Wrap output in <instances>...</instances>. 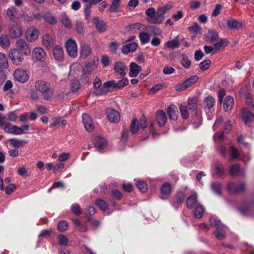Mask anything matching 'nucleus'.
<instances>
[{"mask_svg":"<svg viewBox=\"0 0 254 254\" xmlns=\"http://www.w3.org/2000/svg\"><path fill=\"white\" fill-rule=\"evenodd\" d=\"M35 88L40 94L41 99L45 101H51L54 97V89L49 82L38 80L35 83Z\"/></svg>","mask_w":254,"mask_h":254,"instance_id":"f257e3e1","label":"nucleus"},{"mask_svg":"<svg viewBox=\"0 0 254 254\" xmlns=\"http://www.w3.org/2000/svg\"><path fill=\"white\" fill-rule=\"evenodd\" d=\"M239 212L245 216H254V195L245 197L238 206Z\"/></svg>","mask_w":254,"mask_h":254,"instance_id":"f03ea898","label":"nucleus"},{"mask_svg":"<svg viewBox=\"0 0 254 254\" xmlns=\"http://www.w3.org/2000/svg\"><path fill=\"white\" fill-rule=\"evenodd\" d=\"M6 117L0 113V128H2L5 132L9 133L20 135L23 132L21 127L12 125L10 123L5 121Z\"/></svg>","mask_w":254,"mask_h":254,"instance_id":"7ed1b4c3","label":"nucleus"},{"mask_svg":"<svg viewBox=\"0 0 254 254\" xmlns=\"http://www.w3.org/2000/svg\"><path fill=\"white\" fill-rule=\"evenodd\" d=\"M198 79L197 75L192 76L183 83L177 85L175 86V89L177 91H183L195 83Z\"/></svg>","mask_w":254,"mask_h":254,"instance_id":"20e7f679","label":"nucleus"},{"mask_svg":"<svg viewBox=\"0 0 254 254\" xmlns=\"http://www.w3.org/2000/svg\"><path fill=\"white\" fill-rule=\"evenodd\" d=\"M8 56L12 64L15 65H19L22 62V56L17 49H10L8 52Z\"/></svg>","mask_w":254,"mask_h":254,"instance_id":"39448f33","label":"nucleus"},{"mask_svg":"<svg viewBox=\"0 0 254 254\" xmlns=\"http://www.w3.org/2000/svg\"><path fill=\"white\" fill-rule=\"evenodd\" d=\"M15 47V49H17L20 53H22L26 56H28L30 54L31 50L29 45L24 40L21 39L18 40L16 42Z\"/></svg>","mask_w":254,"mask_h":254,"instance_id":"423d86ee","label":"nucleus"},{"mask_svg":"<svg viewBox=\"0 0 254 254\" xmlns=\"http://www.w3.org/2000/svg\"><path fill=\"white\" fill-rule=\"evenodd\" d=\"M46 53L41 47L34 48L32 53V58L34 61L44 62L46 60Z\"/></svg>","mask_w":254,"mask_h":254,"instance_id":"0eeeda50","label":"nucleus"},{"mask_svg":"<svg viewBox=\"0 0 254 254\" xmlns=\"http://www.w3.org/2000/svg\"><path fill=\"white\" fill-rule=\"evenodd\" d=\"M15 79L20 83H24L27 82L29 78L26 71L23 69L18 68L14 72Z\"/></svg>","mask_w":254,"mask_h":254,"instance_id":"6e6552de","label":"nucleus"},{"mask_svg":"<svg viewBox=\"0 0 254 254\" xmlns=\"http://www.w3.org/2000/svg\"><path fill=\"white\" fill-rule=\"evenodd\" d=\"M22 33L21 26L16 23L12 24L9 29V35L11 39L19 38Z\"/></svg>","mask_w":254,"mask_h":254,"instance_id":"1a4fd4ad","label":"nucleus"},{"mask_svg":"<svg viewBox=\"0 0 254 254\" xmlns=\"http://www.w3.org/2000/svg\"><path fill=\"white\" fill-rule=\"evenodd\" d=\"M66 51L70 57L74 58L77 55V48L76 42L69 39L67 41L65 44Z\"/></svg>","mask_w":254,"mask_h":254,"instance_id":"9d476101","label":"nucleus"},{"mask_svg":"<svg viewBox=\"0 0 254 254\" xmlns=\"http://www.w3.org/2000/svg\"><path fill=\"white\" fill-rule=\"evenodd\" d=\"M108 120L111 123H118L120 120V114L118 111L113 108H108L106 111Z\"/></svg>","mask_w":254,"mask_h":254,"instance_id":"9b49d317","label":"nucleus"},{"mask_svg":"<svg viewBox=\"0 0 254 254\" xmlns=\"http://www.w3.org/2000/svg\"><path fill=\"white\" fill-rule=\"evenodd\" d=\"M92 54V49L89 44L83 43L80 46V58L85 59Z\"/></svg>","mask_w":254,"mask_h":254,"instance_id":"f8f14e48","label":"nucleus"},{"mask_svg":"<svg viewBox=\"0 0 254 254\" xmlns=\"http://www.w3.org/2000/svg\"><path fill=\"white\" fill-rule=\"evenodd\" d=\"M93 22L97 30L100 33L104 32L107 30V24L103 20H100L98 17L93 18Z\"/></svg>","mask_w":254,"mask_h":254,"instance_id":"ddd939ff","label":"nucleus"},{"mask_svg":"<svg viewBox=\"0 0 254 254\" xmlns=\"http://www.w3.org/2000/svg\"><path fill=\"white\" fill-rule=\"evenodd\" d=\"M82 121L87 131L91 132L93 130L94 127L91 117L87 114L82 115Z\"/></svg>","mask_w":254,"mask_h":254,"instance_id":"4468645a","label":"nucleus"},{"mask_svg":"<svg viewBox=\"0 0 254 254\" xmlns=\"http://www.w3.org/2000/svg\"><path fill=\"white\" fill-rule=\"evenodd\" d=\"M39 32L36 29L29 28L26 33V37L27 40L30 42L35 41L38 37Z\"/></svg>","mask_w":254,"mask_h":254,"instance_id":"2eb2a0df","label":"nucleus"},{"mask_svg":"<svg viewBox=\"0 0 254 254\" xmlns=\"http://www.w3.org/2000/svg\"><path fill=\"white\" fill-rule=\"evenodd\" d=\"M156 118L160 126H163L165 125L167 121V117L163 111H157L156 112Z\"/></svg>","mask_w":254,"mask_h":254,"instance_id":"dca6fc26","label":"nucleus"},{"mask_svg":"<svg viewBox=\"0 0 254 254\" xmlns=\"http://www.w3.org/2000/svg\"><path fill=\"white\" fill-rule=\"evenodd\" d=\"M94 143L95 147L99 150L104 149L107 146V141L106 139L101 136H96Z\"/></svg>","mask_w":254,"mask_h":254,"instance_id":"f3484780","label":"nucleus"},{"mask_svg":"<svg viewBox=\"0 0 254 254\" xmlns=\"http://www.w3.org/2000/svg\"><path fill=\"white\" fill-rule=\"evenodd\" d=\"M242 119L246 125H248L254 119V115L250 111L244 109L242 111Z\"/></svg>","mask_w":254,"mask_h":254,"instance_id":"a211bd4d","label":"nucleus"},{"mask_svg":"<svg viewBox=\"0 0 254 254\" xmlns=\"http://www.w3.org/2000/svg\"><path fill=\"white\" fill-rule=\"evenodd\" d=\"M141 70V67L134 62L130 64V72L129 75L130 77H136Z\"/></svg>","mask_w":254,"mask_h":254,"instance_id":"6ab92c4d","label":"nucleus"},{"mask_svg":"<svg viewBox=\"0 0 254 254\" xmlns=\"http://www.w3.org/2000/svg\"><path fill=\"white\" fill-rule=\"evenodd\" d=\"M177 108L174 105H171L167 108V113L171 120L176 121L178 118Z\"/></svg>","mask_w":254,"mask_h":254,"instance_id":"aec40b11","label":"nucleus"},{"mask_svg":"<svg viewBox=\"0 0 254 254\" xmlns=\"http://www.w3.org/2000/svg\"><path fill=\"white\" fill-rule=\"evenodd\" d=\"M53 55L54 58L58 61L62 62L64 59V51L60 46H56L53 49Z\"/></svg>","mask_w":254,"mask_h":254,"instance_id":"412c9836","label":"nucleus"},{"mask_svg":"<svg viewBox=\"0 0 254 254\" xmlns=\"http://www.w3.org/2000/svg\"><path fill=\"white\" fill-rule=\"evenodd\" d=\"M97 64L96 62L93 61V63H87L82 70V74L86 75V74H90L97 67Z\"/></svg>","mask_w":254,"mask_h":254,"instance_id":"4be33fe9","label":"nucleus"},{"mask_svg":"<svg viewBox=\"0 0 254 254\" xmlns=\"http://www.w3.org/2000/svg\"><path fill=\"white\" fill-rule=\"evenodd\" d=\"M232 128V125L230 121H228L225 125L224 127V132H222L220 134L219 133H216L214 135V138L215 139H218L219 140H221L224 138V132L226 133H229Z\"/></svg>","mask_w":254,"mask_h":254,"instance_id":"5701e85b","label":"nucleus"},{"mask_svg":"<svg viewBox=\"0 0 254 254\" xmlns=\"http://www.w3.org/2000/svg\"><path fill=\"white\" fill-rule=\"evenodd\" d=\"M219 38L218 33L213 30H209L206 35V40L210 43H214Z\"/></svg>","mask_w":254,"mask_h":254,"instance_id":"b1692460","label":"nucleus"},{"mask_svg":"<svg viewBox=\"0 0 254 254\" xmlns=\"http://www.w3.org/2000/svg\"><path fill=\"white\" fill-rule=\"evenodd\" d=\"M137 46L136 43L132 42L124 46L122 51L124 54H127L128 53L134 52L136 49Z\"/></svg>","mask_w":254,"mask_h":254,"instance_id":"393cba45","label":"nucleus"},{"mask_svg":"<svg viewBox=\"0 0 254 254\" xmlns=\"http://www.w3.org/2000/svg\"><path fill=\"white\" fill-rule=\"evenodd\" d=\"M234 104V100L232 97L230 96H227L224 100L223 104V108L226 112L230 111Z\"/></svg>","mask_w":254,"mask_h":254,"instance_id":"a878e982","label":"nucleus"},{"mask_svg":"<svg viewBox=\"0 0 254 254\" xmlns=\"http://www.w3.org/2000/svg\"><path fill=\"white\" fill-rule=\"evenodd\" d=\"M197 202V195L194 193L190 195L187 199V207L189 209H191L194 207Z\"/></svg>","mask_w":254,"mask_h":254,"instance_id":"bb28decb","label":"nucleus"},{"mask_svg":"<svg viewBox=\"0 0 254 254\" xmlns=\"http://www.w3.org/2000/svg\"><path fill=\"white\" fill-rule=\"evenodd\" d=\"M53 43V39L51 36L48 34H45L42 38V44L47 49H49Z\"/></svg>","mask_w":254,"mask_h":254,"instance_id":"cd10ccee","label":"nucleus"},{"mask_svg":"<svg viewBox=\"0 0 254 254\" xmlns=\"http://www.w3.org/2000/svg\"><path fill=\"white\" fill-rule=\"evenodd\" d=\"M126 66L124 63L122 62H116L114 65L115 70L122 75H125V70Z\"/></svg>","mask_w":254,"mask_h":254,"instance_id":"c85d7f7f","label":"nucleus"},{"mask_svg":"<svg viewBox=\"0 0 254 254\" xmlns=\"http://www.w3.org/2000/svg\"><path fill=\"white\" fill-rule=\"evenodd\" d=\"M0 46L5 49H7L9 47L10 41L7 35H1L0 36Z\"/></svg>","mask_w":254,"mask_h":254,"instance_id":"c756f323","label":"nucleus"},{"mask_svg":"<svg viewBox=\"0 0 254 254\" xmlns=\"http://www.w3.org/2000/svg\"><path fill=\"white\" fill-rule=\"evenodd\" d=\"M10 144L15 148H19L25 146L27 141L25 140H19L18 139H10L9 140Z\"/></svg>","mask_w":254,"mask_h":254,"instance_id":"7c9ffc66","label":"nucleus"},{"mask_svg":"<svg viewBox=\"0 0 254 254\" xmlns=\"http://www.w3.org/2000/svg\"><path fill=\"white\" fill-rule=\"evenodd\" d=\"M227 24L231 29H238L242 27V24L234 19H228Z\"/></svg>","mask_w":254,"mask_h":254,"instance_id":"2f4dec72","label":"nucleus"},{"mask_svg":"<svg viewBox=\"0 0 254 254\" xmlns=\"http://www.w3.org/2000/svg\"><path fill=\"white\" fill-rule=\"evenodd\" d=\"M164 19V16L157 11L154 16L151 19L149 20V22L153 24H160L163 21Z\"/></svg>","mask_w":254,"mask_h":254,"instance_id":"473e14b6","label":"nucleus"},{"mask_svg":"<svg viewBox=\"0 0 254 254\" xmlns=\"http://www.w3.org/2000/svg\"><path fill=\"white\" fill-rule=\"evenodd\" d=\"M123 197V194L121 191H111V194L109 197V200L113 206H115L116 202L114 199L120 200Z\"/></svg>","mask_w":254,"mask_h":254,"instance_id":"72a5a7b5","label":"nucleus"},{"mask_svg":"<svg viewBox=\"0 0 254 254\" xmlns=\"http://www.w3.org/2000/svg\"><path fill=\"white\" fill-rule=\"evenodd\" d=\"M204 211L203 207L201 205H198L193 210L194 216L197 219H200L203 215Z\"/></svg>","mask_w":254,"mask_h":254,"instance_id":"f704fd0d","label":"nucleus"},{"mask_svg":"<svg viewBox=\"0 0 254 254\" xmlns=\"http://www.w3.org/2000/svg\"><path fill=\"white\" fill-rule=\"evenodd\" d=\"M197 98L195 96L192 98H189L188 100V105L190 111H194L197 108Z\"/></svg>","mask_w":254,"mask_h":254,"instance_id":"c9c22d12","label":"nucleus"},{"mask_svg":"<svg viewBox=\"0 0 254 254\" xmlns=\"http://www.w3.org/2000/svg\"><path fill=\"white\" fill-rule=\"evenodd\" d=\"M174 3L173 2L169 1L165 5L159 7L157 9V11L162 15H164L167 11L171 9L173 7Z\"/></svg>","mask_w":254,"mask_h":254,"instance_id":"e433bc0d","label":"nucleus"},{"mask_svg":"<svg viewBox=\"0 0 254 254\" xmlns=\"http://www.w3.org/2000/svg\"><path fill=\"white\" fill-rule=\"evenodd\" d=\"M165 46L172 49H175L179 48L180 46V43L177 37H176L173 40L167 42L165 44Z\"/></svg>","mask_w":254,"mask_h":254,"instance_id":"4c0bfd02","label":"nucleus"},{"mask_svg":"<svg viewBox=\"0 0 254 254\" xmlns=\"http://www.w3.org/2000/svg\"><path fill=\"white\" fill-rule=\"evenodd\" d=\"M215 104V100L213 97L209 96L206 97L203 101V105L205 109H210L212 108Z\"/></svg>","mask_w":254,"mask_h":254,"instance_id":"58836bf2","label":"nucleus"},{"mask_svg":"<svg viewBox=\"0 0 254 254\" xmlns=\"http://www.w3.org/2000/svg\"><path fill=\"white\" fill-rule=\"evenodd\" d=\"M95 204L103 211H106L108 210L109 206L108 203L102 199H97L95 200Z\"/></svg>","mask_w":254,"mask_h":254,"instance_id":"ea45409f","label":"nucleus"},{"mask_svg":"<svg viewBox=\"0 0 254 254\" xmlns=\"http://www.w3.org/2000/svg\"><path fill=\"white\" fill-rule=\"evenodd\" d=\"M8 66V61L6 55L0 53V68L6 69Z\"/></svg>","mask_w":254,"mask_h":254,"instance_id":"a19ab883","label":"nucleus"},{"mask_svg":"<svg viewBox=\"0 0 254 254\" xmlns=\"http://www.w3.org/2000/svg\"><path fill=\"white\" fill-rule=\"evenodd\" d=\"M16 9L13 7L8 8L6 11L7 16L11 20L15 21L16 19Z\"/></svg>","mask_w":254,"mask_h":254,"instance_id":"79ce46f5","label":"nucleus"},{"mask_svg":"<svg viewBox=\"0 0 254 254\" xmlns=\"http://www.w3.org/2000/svg\"><path fill=\"white\" fill-rule=\"evenodd\" d=\"M228 44V41L226 39H222L220 41L214 44V50L219 51L222 48H225Z\"/></svg>","mask_w":254,"mask_h":254,"instance_id":"37998d69","label":"nucleus"},{"mask_svg":"<svg viewBox=\"0 0 254 254\" xmlns=\"http://www.w3.org/2000/svg\"><path fill=\"white\" fill-rule=\"evenodd\" d=\"M68 228L67 222L65 220L60 221L57 226V229L60 232H64Z\"/></svg>","mask_w":254,"mask_h":254,"instance_id":"c03bdc74","label":"nucleus"},{"mask_svg":"<svg viewBox=\"0 0 254 254\" xmlns=\"http://www.w3.org/2000/svg\"><path fill=\"white\" fill-rule=\"evenodd\" d=\"M61 20L62 24L66 28H70L71 27V21L66 15H62L61 18Z\"/></svg>","mask_w":254,"mask_h":254,"instance_id":"a18cd8bd","label":"nucleus"},{"mask_svg":"<svg viewBox=\"0 0 254 254\" xmlns=\"http://www.w3.org/2000/svg\"><path fill=\"white\" fill-rule=\"evenodd\" d=\"M122 0H113L112 3L109 8V11L114 12L119 8Z\"/></svg>","mask_w":254,"mask_h":254,"instance_id":"49530a36","label":"nucleus"},{"mask_svg":"<svg viewBox=\"0 0 254 254\" xmlns=\"http://www.w3.org/2000/svg\"><path fill=\"white\" fill-rule=\"evenodd\" d=\"M138 121L137 119H134L132 120L130 125V130L132 133L134 134L136 133L139 129L138 125Z\"/></svg>","mask_w":254,"mask_h":254,"instance_id":"de8ad7c7","label":"nucleus"},{"mask_svg":"<svg viewBox=\"0 0 254 254\" xmlns=\"http://www.w3.org/2000/svg\"><path fill=\"white\" fill-rule=\"evenodd\" d=\"M186 197L185 193L184 191H178L176 194L175 202L177 204L182 203Z\"/></svg>","mask_w":254,"mask_h":254,"instance_id":"09e8293b","label":"nucleus"},{"mask_svg":"<svg viewBox=\"0 0 254 254\" xmlns=\"http://www.w3.org/2000/svg\"><path fill=\"white\" fill-rule=\"evenodd\" d=\"M181 64L185 68H188L190 66L191 62L185 55L183 54Z\"/></svg>","mask_w":254,"mask_h":254,"instance_id":"8fccbe9b","label":"nucleus"},{"mask_svg":"<svg viewBox=\"0 0 254 254\" xmlns=\"http://www.w3.org/2000/svg\"><path fill=\"white\" fill-rule=\"evenodd\" d=\"M135 184L138 189L140 190H148V186L145 181L140 180H135Z\"/></svg>","mask_w":254,"mask_h":254,"instance_id":"3c124183","label":"nucleus"},{"mask_svg":"<svg viewBox=\"0 0 254 254\" xmlns=\"http://www.w3.org/2000/svg\"><path fill=\"white\" fill-rule=\"evenodd\" d=\"M240 169V165L236 164L230 166L229 172L232 175H236L239 172Z\"/></svg>","mask_w":254,"mask_h":254,"instance_id":"603ef678","label":"nucleus"},{"mask_svg":"<svg viewBox=\"0 0 254 254\" xmlns=\"http://www.w3.org/2000/svg\"><path fill=\"white\" fill-rule=\"evenodd\" d=\"M71 210L72 213L76 215H79L82 214L81 208L77 203H74L71 205Z\"/></svg>","mask_w":254,"mask_h":254,"instance_id":"864d4df0","label":"nucleus"},{"mask_svg":"<svg viewBox=\"0 0 254 254\" xmlns=\"http://www.w3.org/2000/svg\"><path fill=\"white\" fill-rule=\"evenodd\" d=\"M75 29L77 33L83 34L85 31L84 24L79 21H77L75 25Z\"/></svg>","mask_w":254,"mask_h":254,"instance_id":"5fc2aeb1","label":"nucleus"},{"mask_svg":"<svg viewBox=\"0 0 254 254\" xmlns=\"http://www.w3.org/2000/svg\"><path fill=\"white\" fill-rule=\"evenodd\" d=\"M70 88L71 92H77L80 88V83L78 80L76 79L73 80L70 85Z\"/></svg>","mask_w":254,"mask_h":254,"instance_id":"6e6d98bb","label":"nucleus"},{"mask_svg":"<svg viewBox=\"0 0 254 254\" xmlns=\"http://www.w3.org/2000/svg\"><path fill=\"white\" fill-rule=\"evenodd\" d=\"M180 110L183 118L188 119L189 117V112L186 106L181 105L180 106Z\"/></svg>","mask_w":254,"mask_h":254,"instance_id":"4d7b16f0","label":"nucleus"},{"mask_svg":"<svg viewBox=\"0 0 254 254\" xmlns=\"http://www.w3.org/2000/svg\"><path fill=\"white\" fill-rule=\"evenodd\" d=\"M139 37L140 39V40L141 41V43L142 44H145L149 42V35L148 34L145 33V32H142L140 33L139 35Z\"/></svg>","mask_w":254,"mask_h":254,"instance_id":"13d9d810","label":"nucleus"},{"mask_svg":"<svg viewBox=\"0 0 254 254\" xmlns=\"http://www.w3.org/2000/svg\"><path fill=\"white\" fill-rule=\"evenodd\" d=\"M214 234H215L217 239L219 240H222L226 237V234L225 232L221 229L217 230L215 232H214Z\"/></svg>","mask_w":254,"mask_h":254,"instance_id":"bf43d9fd","label":"nucleus"},{"mask_svg":"<svg viewBox=\"0 0 254 254\" xmlns=\"http://www.w3.org/2000/svg\"><path fill=\"white\" fill-rule=\"evenodd\" d=\"M211 64L209 60H206L199 64V67L202 71H204L208 68Z\"/></svg>","mask_w":254,"mask_h":254,"instance_id":"052dcab7","label":"nucleus"},{"mask_svg":"<svg viewBox=\"0 0 254 254\" xmlns=\"http://www.w3.org/2000/svg\"><path fill=\"white\" fill-rule=\"evenodd\" d=\"M59 244L62 246H67L68 240L67 238L64 235L60 234L58 237Z\"/></svg>","mask_w":254,"mask_h":254,"instance_id":"680f3d73","label":"nucleus"},{"mask_svg":"<svg viewBox=\"0 0 254 254\" xmlns=\"http://www.w3.org/2000/svg\"><path fill=\"white\" fill-rule=\"evenodd\" d=\"M149 28L150 29V34L153 36L160 35L162 33V31L160 28L154 26H150Z\"/></svg>","mask_w":254,"mask_h":254,"instance_id":"e2e57ef3","label":"nucleus"},{"mask_svg":"<svg viewBox=\"0 0 254 254\" xmlns=\"http://www.w3.org/2000/svg\"><path fill=\"white\" fill-rule=\"evenodd\" d=\"M44 20L50 24H54L56 23V19L50 14H45L44 16Z\"/></svg>","mask_w":254,"mask_h":254,"instance_id":"0e129e2a","label":"nucleus"},{"mask_svg":"<svg viewBox=\"0 0 254 254\" xmlns=\"http://www.w3.org/2000/svg\"><path fill=\"white\" fill-rule=\"evenodd\" d=\"M210 188L213 190H220L223 189L221 184L218 182L212 183Z\"/></svg>","mask_w":254,"mask_h":254,"instance_id":"69168bd1","label":"nucleus"},{"mask_svg":"<svg viewBox=\"0 0 254 254\" xmlns=\"http://www.w3.org/2000/svg\"><path fill=\"white\" fill-rule=\"evenodd\" d=\"M156 13L155 10L153 7H150L147 9L145 11L146 15L148 17V20L151 19V18L154 16L155 14Z\"/></svg>","mask_w":254,"mask_h":254,"instance_id":"338daca9","label":"nucleus"},{"mask_svg":"<svg viewBox=\"0 0 254 254\" xmlns=\"http://www.w3.org/2000/svg\"><path fill=\"white\" fill-rule=\"evenodd\" d=\"M215 168L216 173L218 175L221 176L224 173V169L223 166L218 163L215 164Z\"/></svg>","mask_w":254,"mask_h":254,"instance_id":"774afa93","label":"nucleus"}]
</instances>
